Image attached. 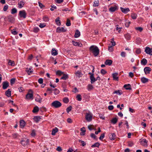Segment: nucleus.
<instances>
[{
    "label": "nucleus",
    "mask_w": 152,
    "mask_h": 152,
    "mask_svg": "<svg viewBox=\"0 0 152 152\" xmlns=\"http://www.w3.org/2000/svg\"><path fill=\"white\" fill-rule=\"evenodd\" d=\"M61 106V103L59 101L57 100L53 102L51 104V106L55 108H59Z\"/></svg>",
    "instance_id": "obj_2"
},
{
    "label": "nucleus",
    "mask_w": 152,
    "mask_h": 152,
    "mask_svg": "<svg viewBox=\"0 0 152 152\" xmlns=\"http://www.w3.org/2000/svg\"><path fill=\"white\" fill-rule=\"evenodd\" d=\"M101 73L103 75H104L107 73V72L105 70L102 69L101 70Z\"/></svg>",
    "instance_id": "obj_64"
},
{
    "label": "nucleus",
    "mask_w": 152,
    "mask_h": 152,
    "mask_svg": "<svg viewBox=\"0 0 152 152\" xmlns=\"http://www.w3.org/2000/svg\"><path fill=\"white\" fill-rule=\"evenodd\" d=\"M94 87L91 84H89L88 86V91H90L93 89Z\"/></svg>",
    "instance_id": "obj_43"
},
{
    "label": "nucleus",
    "mask_w": 152,
    "mask_h": 152,
    "mask_svg": "<svg viewBox=\"0 0 152 152\" xmlns=\"http://www.w3.org/2000/svg\"><path fill=\"white\" fill-rule=\"evenodd\" d=\"M35 131L34 130H32L31 133V134L32 136L34 137L35 135Z\"/></svg>",
    "instance_id": "obj_59"
},
{
    "label": "nucleus",
    "mask_w": 152,
    "mask_h": 152,
    "mask_svg": "<svg viewBox=\"0 0 152 152\" xmlns=\"http://www.w3.org/2000/svg\"><path fill=\"white\" fill-rule=\"evenodd\" d=\"M64 73V72H62L59 70L57 71L56 72V74L60 76L63 75Z\"/></svg>",
    "instance_id": "obj_52"
},
{
    "label": "nucleus",
    "mask_w": 152,
    "mask_h": 152,
    "mask_svg": "<svg viewBox=\"0 0 152 152\" xmlns=\"http://www.w3.org/2000/svg\"><path fill=\"white\" fill-rule=\"evenodd\" d=\"M99 1H95L94 2L93 6L94 7L98 6L99 5Z\"/></svg>",
    "instance_id": "obj_41"
},
{
    "label": "nucleus",
    "mask_w": 152,
    "mask_h": 152,
    "mask_svg": "<svg viewBox=\"0 0 152 152\" xmlns=\"http://www.w3.org/2000/svg\"><path fill=\"white\" fill-rule=\"evenodd\" d=\"M141 52V50L140 48H137L136 50V53L137 54H139Z\"/></svg>",
    "instance_id": "obj_62"
},
{
    "label": "nucleus",
    "mask_w": 152,
    "mask_h": 152,
    "mask_svg": "<svg viewBox=\"0 0 152 152\" xmlns=\"http://www.w3.org/2000/svg\"><path fill=\"white\" fill-rule=\"evenodd\" d=\"M141 80L142 82L143 83H147L148 81V79L145 77H142L141 78Z\"/></svg>",
    "instance_id": "obj_22"
},
{
    "label": "nucleus",
    "mask_w": 152,
    "mask_h": 152,
    "mask_svg": "<svg viewBox=\"0 0 152 152\" xmlns=\"http://www.w3.org/2000/svg\"><path fill=\"white\" fill-rule=\"evenodd\" d=\"M145 52L148 54L152 55V48L147 47L145 48Z\"/></svg>",
    "instance_id": "obj_6"
},
{
    "label": "nucleus",
    "mask_w": 152,
    "mask_h": 152,
    "mask_svg": "<svg viewBox=\"0 0 152 152\" xmlns=\"http://www.w3.org/2000/svg\"><path fill=\"white\" fill-rule=\"evenodd\" d=\"M8 64L9 65L13 66L15 65V62L13 61H12L10 60L8 62Z\"/></svg>",
    "instance_id": "obj_40"
},
{
    "label": "nucleus",
    "mask_w": 152,
    "mask_h": 152,
    "mask_svg": "<svg viewBox=\"0 0 152 152\" xmlns=\"http://www.w3.org/2000/svg\"><path fill=\"white\" fill-rule=\"evenodd\" d=\"M120 9L121 11L124 13H127L130 10L128 8H124L123 7H120Z\"/></svg>",
    "instance_id": "obj_16"
},
{
    "label": "nucleus",
    "mask_w": 152,
    "mask_h": 152,
    "mask_svg": "<svg viewBox=\"0 0 152 152\" xmlns=\"http://www.w3.org/2000/svg\"><path fill=\"white\" fill-rule=\"evenodd\" d=\"M72 109V107L71 106H70L68 107L66 109V111L68 113Z\"/></svg>",
    "instance_id": "obj_57"
},
{
    "label": "nucleus",
    "mask_w": 152,
    "mask_h": 152,
    "mask_svg": "<svg viewBox=\"0 0 152 152\" xmlns=\"http://www.w3.org/2000/svg\"><path fill=\"white\" fill-rule=\"evenodd\" d=\"M124 37L127 40H130L131 37L130 35L128 33H127L124 35Z\"/></svg>",
    "instance_id": "obj_36"
},
{
    "label": "nucleus",
    "mask_w": 152,
    "mask_h": 152,
    "mask_svg": "<svg viewBox=\"0 0 152 152\" xmlns=\"http://www.w3.org/2000/svg\"><path fill=\"white\" fill-rule=\"evenodd\" d=\"M109 137L111 140H113L115 139V135L114 133L111 134Z\"/></svg>",
    "instance_id": "obj_38"
},
{
    "label": "nucleus",
    "mask_w": 152,
    "mask_h": 152,
    "mask_svg": "<svg viewBox=\"0 0 152 152\" xmlns=\"http://www.w3.org/2000/svg\"><path fill=\"white\" fill-rule=\"evenodd\" d=\"M75 76L76 78H79L82 77L83 74L80 71H77L75 73Z\"/></svg>",
    "instance_id": "obj_8"
},
{
    "label": "nucleus",
    "mask_w": 152,
    "mask_h": 152,
    "mask_svg": "<svg viewBox=\"0 0 152 152\" xmlns=\"http://www.w3.org/2000/svg\"><path fill=\"white\" fill-rule=\"evenodd\" d=\"M15 30V29H13L11 31L12 34L14 35H16L18 34V32L16 31Z\"/></svg>",
    "instance_id": "obj_53"
},
{
    "label": "nucleus",
    "mask_w": 152,
    "mask_h": 152,
    "mask_svg": "<svg viewBox=\"0 0 152 152\" xmlns=\"http://www.w3.org/2000/svg\"><path fill=\"white\" fill-rule=\"evenodd\" d=\"M63 75V76L61 77V79L66 80L68 78V76L67 74H65L64 73Z\"/></svg>",
    "instance_id": "obj_30"
},
{
    "label": "nucleus",
    "mask_w": 152,
    "mask_h": 152,
    "mask_svg": "<svg viewBox=\"0 0 152 152\" xmlns=\"http://www.w3.org/2000/svg\"><path fill=\"white\" fill-rule=\"evenodd\" d=\"M89 51L93 53L95 57L97 56L99 53V49L98 47L94 45H91L90 47Z\"/></svg>",
    "instance_id": "obj_1"
},
{
    "label": "nucleus",
    "mask_w": 152,
    "mask_h": 152,
    "mask_svg": "<svg viewBox=\"0 0 152 152\" xmlns=\"http://www.w3.org/2000/svg\"><path fill=\"white\" fill-rule=\"evenodd\" d=\"M25 3L24 1H20L18 3V7L20 8H22L23 7Z\"/></svg>",
    "instance_id": "obj_13"
},
{
    "label": "nucleus",
    "mask_w": 152,
    "mask_h": 152,
    "mask_svg": "<svg viewBox=\"0 0 152 152\" xmlns=\"http://www.w3.org/2000/svg\"><path fill=\"white\" fill-rule=\"evenodd\" d=\"M14 21V18L12 16H9L8 17V21L11 23H12Z\"/></svg>",
    "instance_id": "obj_20"
},
{
    "label": "nucleus",
    "mask_w": 152,
    "mask_h": 152,
    "mask_svg": "<svg viewBox=\"0 0 152 152\" xmlns=\"http://www.w3.org/2000/svg\"><path fill=\"white\" fill-rule=\"evenodd\" d=\"M122 91L121 90H117L115 91L113 93V94H116L119 95L122 94Z\"/></svg>",
    "instance_id": "obj_31"
},
{
    "label": "nucleus",
    "mask_w": 152,
    "mask_h": 152,
    "mask_svg": "<svg viewBox=\"0 0 152 152\" xmlns=\"http://www.w3.org/2000/svg\"><path fill=\"white\" fill-rule=\"evenodd\" d=\"M25 122L23 120H21L20 121V126L21 128H23L25 126Z\"/></svg>",
    "instance_id": "obj_28"
},
{
    "label": "nucleus",
    "mask_w": 152,
    "mask_h": 152,
    "mask_svg": "<svg viewBox=\"0 0 152 152\" xmlns=\"http://www.w3.org/2000/svg\"><path fill=\"white\" fill-rule=\"evenodd\" d=\"M76 98H77V100L78 101H81L82 100L81 96L80 94L77 95L76 96Z\"/></svg>",
    "instance_id": "obj_44"
},
{
    "label": "nucleus",
    "mask_w": 152,
    "mask_h": 152,
    "mask_svg": "<svg viewBox=\"0 0 152 152\" xmlns=\"http://www.w3.org/2000/svg\"><path fill=\"white\" fill-rule=\"evenodd\" d=\"M135 29L139 31L140 32H141L143 30L142 28L141 27H136Z\"/></svg>",
    "instance_id": "obj_61"
},
{
    "label": "nucleus",
    "mask_w": 152,
    "mask_h": 152,
    "mask_svg": "<svg viewBox=\"0 0 152 152\" xmlns=\"http://www.w3.org/2000/svg\"><path fill=\"white\" fill-rule=\"evenodd\" d=\"M39 110V109L38 107H35L33 109L32 112L34 113H35L38 112Z\"/></svg>",
    "instance_id": "obj_39"
},
{
    "label": "nucleus",
    "mask_w": 152,
    "mask_h": 152,
    "mask_svg": "<svg viewBox=\"0 0 152 152\" xmlns=\"http://www.w3.org/2000/svg\"><path fill=\"white\" fill-rule=\"evenodd\" d=\"M39 29L38 27H35L34 28L33 31L35 33H37L39 31Z\"/></svg>",
    "instance_id": "obj_58"
},
{
    "label": "nucleus",
    "mask_w": 152,
    "mask_h": 152,
    "mask_svg": "<svg viewBox=\"0 0 152 152\" xmlns=\"http://www.w3.org/2000/svg\"><path fill=\"white\" fill-rule=\"evenodd\" d=\"M148 141L145 139H143L140 142V144L142 146L146 147L148 146Z\"/></svg>",
    "instance_id": "obj_9"
},
{
    "label": "nucleus",
    "mask_w": 152,
    "mask_h": 152,
    "mask_svg": "<svg viewBox=\"0 0 152 152\" xmlns=\"http://www.w3.org/2000/svg\"><path fill=\"white\" fill-rule=\"evenodd\" d=\"M144 71L145 74H148L150 73L151 70V69L148 67H146L144 69Z\"/></svg>",
    "instance_id": "obj_14"
},
{
    "label": "nucleus",
    "mask_w": 152,
    "mask_h": 152,
    "mask_svg": "<svg viewBox=\"0 0 152 152\" xmlns=\"http://www.w3.org/2000/svg\"><path fill=\"white\" fill-rule=\"evenodd\" d=\"M112 61L111 60H107L105 62V64L106 65L110 66L112 64Z\"/></svg>",
    "instance_id": "obj_25"
},
{
    "label": "nucleus",
    "mask_w": 152,
    "mask_h": 152,
    "mask_svg": "<svg viewBox=\"0 0 152 152\" xmlns=\"http://www.w3.org/2000/svg\"><path fill=\"white\" fill-rule=\"evenodd\" d=\"M26 99L28 100H33L34 99L33 94L28 93L26 95Z\"/></svg>",
    "instance_id": "obj_7"
},
{
    "label": "nucleus",
    "mask_w": 152,
    "mask_h": 152,
    "mask_svg": "<svg viewBox=\"0 0 152 152\" xmlns=\"http://www.w3.org/2000/svg\"><path fill=\"white\" fill-rule=\"evenodd\" d=\"M17 12V10L16 8H14L12 9L11 13L12 14H14L15 13Z\"/></svg>",
    "instance_id": "obj_51"
},
{
    "label": "nucleus",
    "mask_w": 152,
    "mask_h": 152,
    "mask_svg": "<svg viewBox=\"0 0 152 152\" xmlns=\"http://www.w3.org/2000/svg\"><path fill=\"white\" fill-rule=\"evenodd\" d=\"M58 129L57 127H55L54 129H53L52 130V134L53 135H54L56 133L58 132Z\"/></svg>",
    "instance_id": "obj_32"
},
{
    "label": "nucleus",
    "mask_w": 152,
    "mask_h": 152,
    "mask_svg": "<svg viewBox=\"0 0 152 152\" xmlns=\"http://www.w3.org/2000/svg\"><path fill=\"white\" fill-rule=\"evenodd\" d=\"M147 62V60L145 58H143L141 61V63L142 65H145Z\"/></svg>",
    "instance_id": "obj_27"
},
{
    "label": "nucleus",
    "mask_w": 152,
    "mask_h": 152,
    "mask_svg": "<svg viewBox=\"0 0 152 152\" xmlns=\"http://www.w3.org/2000/svg\"><path fill=\"white\" fill-rule=\"evenodd\" d=\"M104 135H105V134H104V133H103L101 135V136H100V137L99 138V139L101 140H102L103 139V138L104 137Z\"/></svg>",
    "instance_id": "obj_63"
},
{
    "label": "nucleus",
    "mask_w": 152,
    "mask_h": 152,
    "mask_svg": "<svg viewBox=\"0 0 152 152\" xmlns=\"http://www.w3.org/2000/svg\"><path fill=\"white\" fill-rule=\"evenodd\" d=\"M118 121V119L116 118H114L112 119L111 120V122L113 124H116Z\"/></svg>",
    "instance_id": "obj_42"
},
{
    "label": "nucleus",
    "mask_w": 152,
    "mask_h": 152,
    "mask_svg": "<svg viewBox=\"0 0 152 152\" xmlns=\"http://www.w3.org/2000/svg\"><path fill=\"white\" fill-rule=\"evenodd\" d=\"M66 25L68 26H70L71 25L70 21L69 19H67V22L66 23Z\"/></svg>",
    "instance_id": "obj_54"
},
{
    "label": "nucleus",
    "mask_w": 152,
    "mask_h": 152,
    "mask_svg": "<svg viewBox=\"0 0 152 152\" xmlns=\"http://www.w3.org/2000/svg\"><path fill=\"white\" fill-rule=\"evenodd\" d=\"M29 142V140L25 138L21 141V143L23 146L26 147L28 144Z\"/></svg>",
    "instance_id": "obj_4"
},
{
    "label": "nucleus",
    "mask_w": 152,
    "mask_h": 152,
    "mask_svg": "<svg viewBox=\"0 0 152 152\" xmlns=\"http://www.w3.org/2000/svg\"><path fill=\"white\" fill-rule=\"evenodd\" d=\"M37 96H38L36 97L35 101L37 102L41 103V102L42 99L40 98V96H39L38 95H37Z\"/></svg>",
    "instance_id": "obj_37"
},
{
    "label": "nucleus",
    "mask_w": 152,
    "mask_h": 152,
    "mask_svg": "<svg viewBox=\"0 0 152 152\" xmlns=\"http://www.w3.org/2000/svg\"><path fill=\"white\" fill-rule=\"evenodd\" d=\"M118 7L116 5H115L114 6L111 7L109 9V11L110 12H114L116 10H118Z\"/></svg>",
    "instance_id": "obj_12"
},
{
    "label": "nucleus",
    "mask_w": 152,
    "mask_h": 152,
    "mask_svg": "<svg viewBox=\"0 0 152 152\" xmlns=\"http://www.w3.org/2000/svg\"><path fill=\"white\" fill-rule=\"evenodd\" d=\"M119 25H117L116 26V29L117 30H118L119 33H120L121 31V29L122 28V27H118Z\"/></svg>",
    "instance_id": "obj_55"
},
{
    "label": "nucleus",
    "mask_w": 152,
    "mask_h": 152,
    "mask_svg": "<svg viewBox=\"0 0 152 152\" xmlns=\"http://www.w3.org/2000/svg\"><path fill=\"white\" fill-rule=\"evenodd\" d=\"M19 15L20 18H25L26 17L27 13L25 10H23L19 12Z\"/></svg>",
    "instance_id": "obj_3"
},
{
    "label": "nucleus",
    "mask_w": 152,
    "mask_h": 152,
    "mask_svg": "<svg viewBox=\"0 0 152 152\" xmlns=\"http://www.w3.org/2000/svg\"><path fill=\"white\" fill-rule=\"evenodd\" d=\"M79 142L81 143V145H82L83 146H84L86 145V143L83 141H82L80 140H79Z\"/></svg>",
    "instance_id": "obj_49"
},
{
    "label": "nucleus",
    "mask_w": 152,
    "mask_h": 152,
    "mask_svg": "<svg viewBox=\"0 0 152 152\" xmlns=\"http://www.w3.org/2000/svg\"><path fill=\"white\" fill-rule=\"evenodd\" d=\"M66 30L64 29V27H58L56 29V31L58 33H60L62 32H64L66 31Z\"/></svg>",
    "instance_id": "obj_11"
},
{
    "label": "nucleus",
    "mask_w": 152,
    "mask_h": 152,
    "mask_svg": "<svg viewBox=\"0 0 152 152\" xmlns=\"http://www.w3.org/2000/svg\"><path fill=\"white\" fill-rule=\"evenodd\" d=\"M80 130L81 131L80 133V135H84L85 134V132L86 131L85 128L84 127H83L80 129Z\"/></svg>",
    "instance_id": "obj_21"
},
{
    "label": "nucleus",
    "mask_w": 152,
    "mask_h": 152,
    "mask_svg": "<svg viewBox=\"0 0 152 152\" xmlns=\"http://www.w3.org/2000/svg\"><path fill=\"white\" fill-rule=\"evenodd\" d=\"M41 116H35L34 118V119L35 122L38 123L41 119Z\"/></svg>",
    "instance_id": "obj_19"
},
{
    "label": "nucleus",
    "mask_w": 152,
    "mask_h": 152,
    "mask_svg": "<svg viewBox=\"0 0 152 152\" xmlns=\"http://www.w3.org/2000/svg\"><path fill=\"white\" fill-rule=\"evenodd\" d=\"M111 44H110V46H114L115 45V42L114 41L113 38L111 39Z\"/></svg>",
    "instance_id": "obj_50"
},
{
    "label": "nucleus",
    "mask_w": 152,
    "mask_h": 152,
    "mask_svg": "<svg viewBox=\"0 0 152 152\" xmlns=\"http://www.w3.org/2000/svg\"><path fill=\"white\" fill-rule=\"evenodd\" d=\"M80 33L78 30H76L75 35V38H77L80 37Z\"/></svg>",
    "instance_id": "obj_29"
},
{
    "label": "nucleus",
    "mask_w": 152,
    "mask_h": 152,
    "mask_svg": "<svg viewBox=\"0 0 152 152\" xmlns=\"http://www.w3.org/2000/svg\"><path fill=\"white\" fill-rule=\"evenodd\" d=\"M9 86V83L7 81H4L2 83V88L3 89H6Z\"/></svg>",
    "instance_id": "obj_10"
},
{
    "label": "nucleus",
    "mask_w": 152,
    "mask_h": 152,
    "mask_svg": "<svg viewBox=\"0 0 152 152\" xmlns=\"http://www.w3.org/2000/svg\"><path fill=\"white\" fill-rule=\"evenodd\" d=\"M26 71L27 72L28 75H30V73H32L33 72V71L30 68L26 69Z\"/></svg>",
    "instance_id": "obj_33"
},
{
    "label": "nucleus",
    "mask_w": 152,
    "mask_h": 152,
    "mask_svg": "<svg viewBox=\"0 0 152 152\" xmlns=\"http://www.w3.org/2000/svg\"><path fill=\"white\" fill-rule=\"evenodd\" d=\"M93 117V115L91 113H87L86 115V119L88 122L90 121L91 120Z\"/></svg>",
    "instance_id": "obj_5"
},
{
    "label": "nucleus",
    "mask_w": 152,
    "mask_h": 152,
    "mask_svg": "<svg viewBox=\"0 0 152 152\" xmlns=\"http://www.w3.org/2000/svg\"><path fill=\"white\" fill-rule=\"evenodd\" d=\"M64 102L65 103H68L69 102V100L68 98L65 97L63 99Z\"/></svg>",
    "instance_id": "obj_47"
},
{
    "label": "nucleus",
    "mask_w": 152,
    "mask_h": 152,
    "mask_svg": "<svg viewBox=\"0 0 152 152\" xmlns=\"http://www.w3.org/2000/svg\"><path fill=\"white\" fill-rule=\"evenodd\" d=\"M5 95L8 97H10L11 96V91L10 89H9L5 91Z\"/></svg>",
    "instance_id": "obj_18"
},
{
    "label": "nucleus",
    "mask_w": 152,
    "mask_h": 152,
    "mask_svg": "<svg viewBox=\"0 0 152 152\" xmlns=\"http://www.w3.org/2000/svg\"><path fill=\"white\" fill-rule=\"evenodd\" d=\"M8 6L7 4L5 5L3 8V10L4 11H6L8 9Z\"/></svg>",
    "instance_id": "obj_60"
},
{
    "label": "nucleus",
    "mask_w": 152,
    "mask_h": 152,
    "mask_svg": "<svg viewBox=\"0 0 152 152\" xmlns=\"http://www.w3.org/2000/svg\"><path fill=\"white\" fill-rule=\"evenodd\" d=\"M51 53L52 55L53 56H56L58 54L57 51L55 48L52 49Z\"/></svg>",
    "instance_id": "obj_23"
},
{
    "label": "nucleus",
    "mask_w": 152,
    "mask_h": 152,
    "mask_svg": "<svg viewBox=\"0 0 152 152\" xmlns=\"http://www.w3.org/2000/svg\"><path fill=\"white\" fill-rule=\"evenodd\" d=\"M43 21L45 22H47L49 21V18L46 16H45L43 17Z\"/></svg>",
    "instance_id": "obj_48"
},
{
    "label": "nucleus",
    "mask_w": 152,
    "mask_h": 152,
    "mask_svg": "<svg viewBox=\"0 0 152 152\" xmlns=\"http://www.w3.org/2000/svg\"><path fill=\"white\" fill-rule=\"evenodd\" d=\"M131 16L133 19L134 20L137 18V15L135 13H133L131 14Z\"/></svg>",
    "instance_id": "obj_34"
},
{
    "label": "nucleus",
    "mask_w": 152,
    "mask_h": 152,
    "mask_svg": "<svg viewBox=\"0 0 152 152\" xmlns=\"http://www.w3.org/2000/svg\"><path fill=\"white\" fill-rule=\"evenodd\" d=\"M118 73H115L112 74V76L113 79V80H118Z\"/></svg>",
    "instance_id": "obj_17"
},
{
    "label": "nucleus",
    "mask_w": 152,
    "mask_h": 152,
    "mask_svg": "<svg viewBox=\"0 0 152 152\" xmlns=\"http://www.w3.org/2000/svg\"><path fill=\"white\" fill-rule=\"evenodd\" d=\"M60 18L59 17H58L57 18H56L55 20V21L56 23V24L58 26H60L61 25V23L60 20H59Z\"/></svg>",
    "instance_id": "obj_35"
},
{
    "label": "nucleus",
    "mask_w": 152,
    "mask_h": 152,
    "mask_svg": "<svg viewBox=\"0 0 152 152\" xmlns=\"http://www.w3.org/2000/svg\"><path fill=\"white\" fill-rule=\"evenodd\" d=\"M124 87L126 90H130L131 89V86L129 84H125Z\"/></svg>",
    "instance_id": "obj_26"
},
{
    "label": "nucleus",
    "mask_w": 152,
    "mask_h": 152,
    "mask_svg": "<svg viewBox=\"0 0 152 152\" xmlns=\"http://www.w3.org/2000/svg\"><path fill=\"white\" fill-rule=\"evenodd\" d=\"M90 78L91 80V82L92 84L94 83L96 80V79L94 77V74H92L91 75H90Z\"/></svg>",
    "instance_id": "obj_15"
},
{
    "label": "nucleus",
    "mask_w": 152,
    "mask_h": 152,
    "mask_svg": "<svg viewBox=\"0 0 152 152\" xmlns=\"http://www.w3.org/2000/svg\"><path fill=\"white\" fill-rule=\"evenodd\" d=\"M72 43L75 46L81 47L82 45L80 44L79 42H76L74 41H72Z\"/></svg>",
    "instance_id": "obj_24"
},
{
    "label": "nucleus",
    "mask_w": 152,
    "mask_h": 152,
    "mask_svg": "<svg viewBox=\"0 0 152 152\" xmlns=\"http://www.w3.org/2000/svg\"><path fill=\"white\" fill-rule=\"evenodd\" d=\"M113 46H110V44L108 46V50L110 52H112L113 51V48H112Z\"/></svg>",
    "instance_id": "obj_56"
},
{
    "label": "nucleus",
    "mask_w": 152,
    "mask_h": 152,
    "mask_svg": "<svg viewBox=\"0 0 152 152\" xmlns=\"http://www.w3.org/2000/svg\"><path fill=\"white\" fill-rule=\"evenodd\" d=\"M100 145L99 144L98 142H96L94 143V144L92 145H91V147L92 148H94L95 147H98Z\"/></svg>",
    "instance_id": "obj_45"
},
{
    "label": "nucleus",
    "mask_w": 152,
    "mask_h": 152,
    "mask_svg": "<svg viewBox=\"0 0 152 152\" xmlns=\"http://www.w3.org/2000/svg\"><path fill=\"white\" fill-rule=\"evenodd\" d=\"M53 91H54V93L55 94L57 95L59 93V91L56 88L53 89Z\"/></svg>",
    "instance_id": "obj_46"
}]
</instances>
